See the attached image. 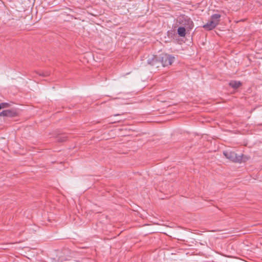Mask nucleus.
<instances>
[{
  "label": "nucleus",
  "instance_id": "f257e3e1",
  "mask_svg": "<svg viewBox=\"0 0 262 262\" xmlns=\"http://www.w3.org/2000/svg\"><path fill=\"white\" fill-rule=\"evenodd\" d=\"M224 155L226 158L234 163H241L247 161L249 158L244 154L238 155L234 151L226 150L224 151Z\"/></svg>",
  "mask_w": 262,
  "mask_h": 262
},
{
  "label": "nucleus",
  "instance_id": "f03ea898",
  "mask_svg": "<svg viewBox=\"0 0 262 262\" xmlns=\"http://www.w3.org/2000/svg\"><path fill=\"white\" fill-rule=\"evenodd\" d=\"M177 21L182 26L186 27L187 29H191L193 27V23L190 17L185 15H181L179 16Z\"/></svg>",
  "mask_w": 262,
  "mask_h": 262
},
{
  "label": "nucleus",
  "instance_id": "7ed1b4c3",
  "mask_svg": "<svg viewBox=\"0 0 262 262\" xmlns=\"http://www.w3.org/2000/svg\"><path fill=\"white\" fill-rule=\"evenodd\" d=\"M159 59L160 64H161L163 67H166L172 64L174 60V57L168 54H163L159 56Z\"/></svg>",
  "mask_w": 262,
  "mask_h": 262
},
{
  "label": "nucleus",
  "instance_id": "20e7f679",
  "mask_svg": "<svg viewBox=\"0 0 262 262\" xmlns=\"http://www.w3.org/2000/svg\"><path fill=\"white\" fill-rule=\"evenodd\" d=\"M147 63L152 67L159 68L160 65L159 57L156 55H151L148 58Z\"/></svg>",
  "mask_w": 262,
  "mask_h": 262
},
{
  "label": "nucleus",
  "instance_id": "39448f33",
  "mask_svg": "<svg viewBox=\"0 0 262 262\" xmlns=\"http://www.w3.org/2000/svg\"><path fill=\"white\" fill-rule=\"evenodd\" d=\"M17 115V112L15 110H4L0 113V116H6L9 117H13Z\"/></svg>",
  "mask_w": 262,
  "mask_h": 262
},
{
  "label": "nucleus",
  "instance_id": "423d86ee",
  "mask_svg": "<svg viewBox=\"0 0 262 262\" xmlns=\"http://www.w3.org/2000/svg\"><path fill=\"white\" fill-rule=\"evenodd\" d=\"M55 254V255L53 254L52 257H51L52 261L65 262L68 260L62 256L61 252H56Z\"/></svg>",
  "mask_w": 262,
  "mask_h": 262
},
{
  "label": "nucleus",
  "instance_id": "0eeeda50",
  "mask_svg": "<svg viewBox=\"0 0 262 262\" xmlns=\"http://www.w3.org/2000/svg\"><path fill=\"white\" fill-rule=\"evenodd\" d=\"M216 25L210 19L207 23L203 25V27L206 30L210 31L215 28Z\"/></svg>",
  "mask_w": 262,
  "mask_h": 262
},
{
  "label": "nucleus",
  "instance_id": "6e6552de",
  "mask_svg": "<svg viewBox=\"0 0 262 262\" xmlns=\"http://www.w3.org/2000/svg\"><path fill=\"white\" fill-rule=\"evenodd\" d=\"M221 16V15L219 14H214L211 16V20L214 23L216 26L220 23Z\"/></svg>",
  "mask_w": 262,
  "mask_h": 262
},
{
  "label": "nucleus",
  "instance_id": "1a4fd4ad",
  "mask_svg": "<svg viewBox=\"0 0 262 262\" xmlns=\"http://www.w3.org/2000/svg\"><path fill=\"white\" fill-rule=\"evenodd\" d=\"M186 27L181 26L178 29V34L181 37H184L186 35Z\"/></svg>",
  "mask_w": 262,
  "mask_h": 262
},
{
  "label": "nucleus",
  "instance_id": "9d476101",
  "mask_svg": "<svg viewBox=\"0 0 262 262\" xmlns=\"http://www.w3.org/2000/svg\"><path fill=\"white\" fill-rule=\"evenodd\" d=\"M242 83L239 81H231L229 83V85L234 89H237L241 85Z\"/></svg>",
  "mask_w": 262,
  "mask_h": 262
},
{
  "label": "nucleus",
  "instance_id": "9b49d317",
  "mask_svg": "<svg viewBox=\"0 0 262 262\" xmlns=\"http://www.w3.org/2000/svg\"><path fill=\"white\" fill-rule=\"evenodd\" d=\"M67 137L65 135H60L57 137V141L59 142H63L67 140Z\"/></svg>",
  "mask_w": 262,
  "mask_h": 262
},
{
  "label": "nucleus",
  "instance_id": "f8f14e48",
  "mask_svg": "<svg viewBox=\"0 0 262 262\" xmlns=\"http://www.w3.org/2000/svg\"><path fill=\"white\" fill-rule=\"evenodd\" d=\"M1 104V109L2 108H6V107H8L10 106V104L8 103H5V102H4V103H0Z\"/></svg>",
  "mask_w": 262,
  "mask_h": 262
},
{
  "label": "nucleus",
  "instance_id": "ddd939ff",
  "mask_svg": "<svg viewBox=\"0 0 262 262\" xmlns=\"http://www.w3.org/2000/svg\"><path fill=\"white\" fill-rule=\"evenodd\" d=\"M38 74L40 76L46 77L49 76L50 74V73L49 72H44L41 73H38Z\"/></svg>",
  "mask_w": 262,
  "mask_h": 262
},
{
  "label": "nucleus",
  "instance_id": "4468645a",
  "mask_svg": "<svg viewBox=\"0 0 262 262\" xmlns=\"http://www.w3.org/2000/svg\"><path fill=\"white\" fill-rule=\"evenodd\" d=\"M119 115H120V114H115V115H114V116H119Z\"/></svg>",
  "mask_w": 262,
  "mask_h": 262
}]
</instances>
